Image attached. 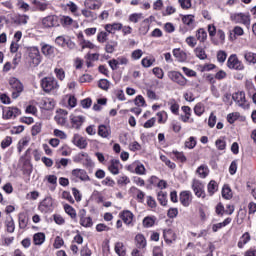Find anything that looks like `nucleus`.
Returning <instances> with one entry per match:
<instances>
[{
	"label": "nucleus",
	"mask_w": 256,
	"mask_h": 256,
	"mask_svg": "<svg viewBox=\"0 0 256 256\" xmlns=\"http://www.w3.org/2000/svg\"><path fill=\"white\" fill-rule=\"evenodd\" d=\"M40 85L45 93H51V91L59 90V82L55 77L47 76L42 78Z\"/></svg>",
	"instance_id": "f257e3e1"
},
{
	"label": "nucleus",
	"mask_w": 256,
	"mask_h": 256,
	"mask_svg": "<svg viewBox=\"0 0 256 256\" xmlns=\"http://www.w3.org/2000/svg\"><path fill=\"white\" fill-rule=\"evenodd\" d=\"M10 91L12 92V99H18L21 97V93L24 89L23 83L21 80L12 77L9 79Z\"/></svg>",
	"instance_id": "f03ea898"
},
{
	"label": "nucleus",
	"mask_w": 256,
	"mask_h": 256,
	"mask_svg": "<svg viewBox=\"0 0 256 256\" xmlns=\"http://www.w3.org/2000/svg\"><path fill=\"white\" fill-rule=\"evenodd\" d=\"M73 161L74 163H81L86 169H93L95 167V163L87 152L78 153L74 156Z\"/></svg>",
	"instance_id": "7ed1b4c3"
},
{
	"label": "nucleus",
	"mask_w": 256,
	"mask_h": 256,
	"mask_svg": "<svg viewBox=\"0 0 256 256\" xmlns=\"http://www.w3.org/2000/svg\"><path fill=\"white\" fill-rule=\"evenodd\" d=\"M230 19L234 23L245 25V27H247V29H249V27H251V17L249 16V14L234 13V14L230 15Z\"/></svg>",
	"instance_id": "20e7f679"
},
{
	"label": "nucleus",
	"mask_w": 256,
	"mask_h": 256,
	"mask_svg": "<svg viewBox=\"0 0 256 256\" xmlns=\"http://www.w3.org/2000/svg\"><path fill=\"white\" fill-rule=\"evenodd\" d=\"M228 69H234L235 71H243L245 69V65L239 58H237V54H232L229 56L227 60Z\"/></svg>",
	"instance_id": "39448f33"
},
{
	"label": "nucleus",
	"mask_w": 256,
	"mask_h": 256,
	"mask_svg": "<svg viewBox=\"0 0 256 256\" xmlns=\"http://www.w3.org/2000/svg\"><path fill=\"white\" fill-rule=\"evenodd\" d=\"M28 59H30V63L33 65V67H38V65H41V52L39 51V48L31 47L28 50Z\"/></svg>",
	"instance_id": "423d86ee"
},
{
	"label": "nucleus",
	"mask_w": 256,
	"mask_h": 256,
	"mask_svg": "<svg viewBox=\"0 0 256 256\" xmlns=\"http://www.w3.org/2000/svg\"><path fill=\"white\" fill-rule=\"evenodd\" d=\"M168 77L173 83H177L180 87H185V85H187V78L178 71H169Z\"/></svg>",
	"instance_id": "0eeeda50"
},
{
	"label": "nucleus",
	"mask_w": 256,
	"mask_h": 256,
	"mask_svg": "<svg viewBox=\"0 0 256 256\" xmlns=\"http://www.w3.org/2000/svg\"><path fill=\"white\" fill-rule=\"evenodd\" d=\"M71 179L72 181H75V182H77V179H80V181H91V178L87 174V171L79 168L72 170Z\"/></svg>",
	"instance_id": "6e6552de"
},
{
	"label": "nucleus",
	"mask_w": 256,
	"mask_h": 256,
	"mask_svg": "<svg viewBox=\"0 0 256 256\" xmlns=\"http://www.w3.org/2000/svg\"><path fill=\"white\" fill-rule=\"evenodd\" d=\"M232 99L238 107H242V109H247V107H249V105H247V99L245 98V92L243 91L235 92L232 95Z\"/></svg>",
	"instance_id": "1a4fd4ad"
},
{
	"label": "nucleus",
	"mask_w": 256,
	"mask_h": 256,
	"mask_svg": "<svg viewBox=\"0 0 256 256\" xmlns=\"http://www.w3.org/2000/svg\"><path fill=\"white\" fill-rule=\"evenodd\" d=\"M38 209L41 213H51V211H53V198L51 197L44 198L40 202Z\"/></svg>",
	"instance_id": "9d476101"
},
{
	"label": "nucleus",
	"mask_w": 256,
	"mask_h": 256,
	"mask_svg": "<svg viewBox=\"0 0 256 256\" xmlns=\"http://www.w3.org/2000/svg\"><path fill=\"white\" fill-rule=\"evenodd\" d=\"M204 185L201 183V181L194 179L192 181V189L196 195V197L205 199V190H204Z\"/></svg>",
	"instance_id": "9b49d317"
},
{
	"label": "nucleus",
	"mask_w": 256,
	"mask_h": 256,
	"mask_svg": "<svg viewBox=\"0 0 256 256\" xmlns=\"http://www.w3.org/2000/svg\"><path fill=\"white\" fill-rule=\"evenodd\" d=\"M21 115V110L17 107H6L3 109V119H15Z\"/></svg>",
	"instance_id": "f8f14e48"
},
{
	"label": "nucleus",
	"mask_w": 256,
	"mask_h": 256,
	"mask_svg": "<svg viewBox=\"0 0 256 256\" xmlns=\"http://www.w3.org/2000/svg\"><path fill=\"white\" fill-rule=\"evenodd\" d=\"M58 21H59V17L55 15H50L43 18L42 25H44V27H57L59 25Z\"/></svg>",
	"instance_id": "ddd939ff"
},
{
	"label": "nucleus",
	"mask_w": 256,
	"mask_h": 256,
	"mask_svg": "<svg viewBox=\"0 0 256 256\" xmlns=\"http://www.w3.org/2000/svg\"><path fill=\"white\" fill-rule=\"evenodd\" d=\"M41 45V51L45 57H48V59H51V57H55V47L44 43H42Z\"/></svg>",
	"instance_id": "4468645a"
},
{
	"label": "nucleus",
	"mask_w": 256,
	"mask_h": 256,
	"mask_svg": "<svg viewBox=\"0 0 256 256\" xmlns=\"http://www.w3.org/2000/svg\"><path fill=\"white\" fill-rule=\"evenodd\" d=\"M67 115L68 112L66 110H59L54 119L58 125L65 126L67 125Z\"/></svg>",
	"instance_id": "2eb2a0df"
},
{
	"label": "nucleus",
	"mask_w": 256,
	"mask_h": 256,
	"mask_svg": "<svg viewBox=\"0 0 256 256\" xmlns=\"http://www.w3.org/2000/svg\"><path fill=\"white\" fill-rule=\"evenodd\" d=\"M173 56L175 57V59H177V61H179V63H185V61H187V53H185V51L181 50V48H175L172 51Z\"/></svg>",
	"instance_id": "dca6fc26"
},
{
	"label": "nucleus",
	"mask_w": 256,
	"mask_h": 256,
	"mask_svg": "<svg viewBox=\"0 0 256 256\" xmlns=\"http://www.w3.org/2000/svg\"><path fill=\"white\" fill-rule=\"evenodd\" d=\"M73 143L79 149H85L87 147V139L83 138V136L79 134H75L73 137Z\"/></svg>",
	"instance_id": "f3484780"
},
{
	"label": "nucleus",
	"mask_w": 256,
	"mask_h": 256,
	"mask_svg": "<svg viewBox=\"0 0 256 256\" xmlns=\"http://www.w3.org/2000/svg\"><path fill=\"white\" fill-rule=\"evenodd\" d=\"M18 223L20 229H27V225H29V216H27V213L20 212L18 214Z\"/></svg>",
	"instance_id": "a211bd4d"
},
{
	"label": "nucleus",
	"mask_w": 256,
	"mask_h": 256,
	"mask_svg": "<svg viewBox=\"0 0 256 256\" xmlns=\"http://www.w3.org/2000/svg\"><path fill=\"white\" fill-rule=\"evenodd\" d=\"M180 203L184 207H189L191 204V192L190 191H182L180 193Z\"/></svg>",
	"instance_id": "6ab92c4d"
},
{
	"label": "nucleus",
	"mask_w": 256,
	"mask_h": 256,
	"mask_svg": "<svg viewBox=\"0 0 256 256\" xmlns=\"http://www.w3.org/2000/svg\"><path fill=\"white\" fill-rule=\"evenodd\" d=\"M120 217L126 225H131V223H133V212L129 210H124L122 213H120Z\"/></svg>",
	"instance_id": "aec40b11"
},
{
	"label": "nucleus",
	"mask_w": 256,
	"mask_h": 256,
	"mask_svg": "<svg viewBox=\"0 0 256 256\" xmlns=\"http://www.w3.org/2000/svg\"><path fill=\"white\" fill-rule=\"evenodd\" d=\"M244 59L249 65H256V53L249 50L244 51Z\"/></svg>",
	"instance_id": "412c9836"
},
{
	"label": "nucleus",
	"mask_w": 256,
	"mask_h": 256,
	"mask_svg": "<svg viewBox=\"0 0 256 256\" xmlns=\"http://www.w3.org/2000/svg\"><path fill=\"white\" fill-rule=\"evenodd\" d=\"M70 120H71V123H72L74 129H79V127H81V125H83L85 118L83 116L71 115Z\"/></svg>",
	"instance_id": "4be33fe9"
},
{
	"label": "nucleus",
	"mask_w": 256,
	"mask_h": 256,
	"mask_svg": "<svg viewBox=\"0 0 256 256\" xmlns=\"http://www.w3.org/2000/svg\"><path fill=\"white\" fill-rule=\"evenodd\" d=\"M119 167H121V162H119V160H111L108 170L112 175H119Z\"/></svg>",
	"instance_id": "5701e85b"
},
{
	"label": "nucleus",
	"mask_w": 256,
	"mask_h": 256,
	"mask_svg": "<svg viewBox=\"0 0 256 256\" xmlns=\"http://www.w3.org/2000/svg\"><path fill=\"white\" fill-rule=\"evenodd\" d=\"M136 241V247L138 249H145L147 247V240L145 239V236L143 234H137L135 237Z\"/></svg>",
	"instance_id": "b1692460"
},
{
	"label": "nucleus",
	"mask_w": 256,
	"mask_h": 256,
	"mask_svg": "<svg viewBox=\"0 0 256 256\" xmlns=\"http://www.w3.org/2000/svg\"><path fill=\"white\" fill-rule=\"evenodd\" d=\"M41 105L43 107V109H53L55 107V101L51 98H42L41 100Z\"/></svg>",
	"instance_id": "393cba45"
},
{
	"label": "nucleus",
	"mask_w": 256,
	"mask_h": 256,
	"mask_svg": "<svg viewBox=\"0 0 256 256\" xmlns=\"http://www.w3.org/2000/svg\"><path fill=\"white\" fill-rule=\"evenodd\" d=\"M98 135L100 137H103L104 139H107V137L111 135V129H109V127H107L106 125H100L98 127Z\"/></svg>",
	"instance_id": "a878e982"
},
{
	"label": "nucleus",
	"mask_w": 256,
	"mask_h": 256,
	"mask_svg": "<svg viewBox=\"0 0 256 256\" xmlns=\"http://www.w3.org/2000/svg\"><path fill=\"white\" fill-rule=\"evenodd\" d=\"M249 241H251V235L249 234V232H245L238 242L239 249H243V247H245V245H247Z\"/></svg>",
	"instance_id": "bb28decb"
},
{
	"label": "nucleus",
	"mask_w": 256,
	"mask_h": 256,
	"mask_svg": "<svg viewBox=\"0 0 256 256\" xmlns=\"http://www.w3.org/2000/svg\"><path fill=\"white\" fill-rule=\"evenodd\" d=\"M196 39L200 43H205L207 41V31H205L203 28H199L196 31Z\"/></svg>",
	"instance_id": "cd10ccee"
},
{
	"label": "nucleus",
	"mask_w": 256,
	"mask_h": 256,
	"mask_svg": "<svg viewBox=\"0 0 256 256\" xmlns=\"http://www.w3.org/2000/svg\"><path fill=\"white\" fill-rule=\"evenodd\" d=\"M84 5L87 9H91L92 11L101 9V3L95 2V0H85Z\"/></svg>",
	"instance_id": "c85d7f7f"
},
{
	"label": "nucleus",
	"mask_w": 256,
	"mask_h": 256,
	"mask_svg": "<svg viewBox=\"0 0 256 256\" xmlns=\"http://www.w3.org/2000/svg\"><path fill=\"white\" fill-rule=\"evenodd\" d=\"M34 245H43L45 243V233L38 232L33 236Z\"/></svg>",
	"instance_id": "c756f323"
},
{
	"label": "nucleus",
	"mask_w": 256,
	"mask_h": 256,
	"mask_svg": "<svg viewBox=\"0 0 256 256\" xmlns=\"http://www.w3.org/2000/svg\"><path fill=\"white\" fill-rule=\"evenodd\" d=\"M33 5H35L36 11H47L49 7V2H41L39 0H33Z\"/></svg>",
	"instance_id": "7c9ffc66"
},
{
	"label": "nucleus",
	"mask_w": 256,
	"mask_h": 256,
	"mask_svg": "<svg viewBox=\"0 0 256 256\" xmlns=\"http://www.w3.org/2000/svg\"><path fill=\"white\" fill-rule=\"evenodd\" d=\"M195 56L200 59L201 61H205L207 59V53L203 47L198 46L194 49Z\"/></svg>",
	"instance_id": "2f4dec72"
},
{
	"label": "nucleus",
	"mask_w": 256,
	"mask_h": 256,
	"mask_svg": "<svg viewBox=\"0 0 256 256\" xmlns=\"http://www.w3.org/2000/svg\"><path fill=\"white\" fill-rule=\"evenodd\" d=\"M114 251L119 256L127 255V252L125 251V245L123 244V242H116L115 247H114Z\"/></svg>",
	"instance_id": "473e14b6"
},
{
	"label": "nucleus",
	"mask_w": 256,
	"mask_h": 256,
	"mask_svg": "<svg viewBox=\"0 0 256 256\" xmlns=\"http://www.w3.org/2000/svg\"><path fill=\"white\" fill-rule=\"evenodd\" d=\"M64 211L67 213V215H69V217H71V219H77V211H75V208H73L71 205L65 204Z\"/></svg>",
	"instance_id": "72a5a7b5"
},
{
	"label": "nucleus",
	"mask_w": 256,
	"mask_h": 256,
	"mask_svg": "<svg viewBox=\"0 0 256 256\" xmlns=\"http://www.w3.org/2000/svg\"><path fill=\"white\" fill-rule=\"evenodd\" d=\"M60 23L62 27H71L73 23H75V20L69 16H61L60 17Z\"/></svg>",
	"instance_id": "f704fd0d"
},
{
	"label": "nucleus",
	"mask_w": 256,
	"mask_h": 256,
	"mask_svg": "<svg viewBox=\"0 0 256 256\" xmlns=\"http://www.w3.org/2000/svg\"><path fill=\"white\" fill-rule=\"evenodd\" d=\"M81 40H80V47L81 49H95V44H93L91 41L89 40H85L83 38V35H81Z\"/></svg>",
	"instance_id": "c9c22d12"
},
{
	"label": "nucleus",
	"mask_w": 256,
	"mask_h": 256,
	"mask_svg": "<svg viewBox=\"0 0 256 256\" xmlns=\"http://www.w3.org/2000/svg\"><path fill=\"white\" fill-rule=\"evenodd\" d=\"M207 189L209 195H215V192L217 191V189H219V185H217V182L215 180H211L208 183Z\"/></svg>",
	"instance_id": "e433bc0d"
},
{
	"label": "nucleus",
	"mask_w": 256,
	"mask_h": 256,
	"mask_svg": "<svg viewBox=\"0 0 256 256\" xmlns=\"http://www.w3.org/2000/svg\"><path fill=\"white\" fill-rule=\"evenodd\" d=\"M196 173H198L199 177H201V179H205V177H207V175H209V168L205 165H202L200 167H198Z\"/></svg>",
	"instance_id": "4c0bfd02"
},
{
	"label": "nucleus",
	"mask_w": 256,
	"mask_h": 256,
	"mask_svg": "<svg viewBox=\"0 0 256 256\" xmlns=\"http://www.w3.org/2000/svg\"><path fill=\"white\" fill-rule=\"evenodd\" d=\"M194 113L198 117H201L205 113V105L201 102L197 103L194 107Z\"/></svg>",
	"instance_id": "58836bf2"
},
{
	"label": "nucleus",
	"mask_w": 256,
	"mask_h": 256,
	"mask_svg": "<svg viewBox=\"0 0 256 256\" xmlns=\"http://www.w3.org/2000/svg\"><path fill=\"white\" fill-rule=\"evenodd\" d=\"M157 199L163 207L167 205V192L160 191L158 192Z\"/></svg>",
	"instance_id": "ea45409f"
},
{
	"label": "nucleus",
	"mask_w": 256,
	"mask_h": 256,
	"mask_svg": "<svg viewBox=\"0 0 256 256\" xmlns=\"http://www.w3.org/2000/svg\"><path fill=\"white\" fill-rule=\"evenodd\" d=\"M172 155L173 158L177 161H180V163H185V161H187V157H185V154H183V152L173 151Z\"/></svg>",
	"instance_id": "a19ab883"
},
{
	"label": "nucleus",
	"mask_w": 256,
	"mask_h": 256,
	"mask_svg": "<svg viewBox=\"0 0 256 256\" xmlns=\"http://www.w3.org/2000/svg\"><path fill=\"white\" fill-rule=\"evenodd\" d=\"M46 179H47L48 183L50 185H52V187H50V189L52 191H55V188L57 187V176H55V175H48V176H46Z\"/></svg>",
	"instance_id": "79ce46f5"
},
{
	"label": "nucleus",
	"mask_w": 256,
	"mask_h": 256,
	"mask_svg": "<svg viewBox=\"0 0 256 256\" xmlns=\"http://www.w3.org/2000/svg\"><path fill=\"white\" fill-rule=\"evenodd\" d=\"M194 21V15L188 14L182 17V22L184 23V25H188V27H190V25H193Z\"/></svg>",
	"instance_id": "37998d69"
},
{
	"label": "nucleus",
	"mask_w": 256,
	"mask_h": 256,
	"mask_svg": "<svg viewBox=\"0 0 256 256\" xmlns=\"http://www.w3.org/2000/svg\"><path fill=\"white\" fill-rule=\"evenodd\" d=\"M5 225L8 233H13L15 231V221H13V218L7 219Z\"/></svg>",
	"instance_id": "c03bdc74"
},
{
	"label": "nucleus",
	"mask_w": 256,
	"mask_h": 256,
	"mask_svg": "<svg viewBox=\"0 0 256 256\" xmlns=\"http://www.w3.org/2000/svg\"><path fill=\"white\" fill-rule=\"evenodd\" d=\"M133 167H135L136 175H145V165L141 163H134Z\"/></svg>",
	"instance_id": "a18cd8bd"
},
{
	"label": "nucleus",
	"mask_w": 256,
	"mask_h": 256,
	"mask_svg": "<svg viewBox=\"0 0 256 256\" xmlns=\"http://www.w3.org/2000/svg\"><path fill=\"white\" fill-rule=\"evenodd\" d=\"M222 197L224 199H231V197H233V193L231 192V188L229 186H224L222 188Z\"/></svg>",
	"instance_id": "49530a36"
},
{
	"label": "nucleus",
	"mask_w": 256,
	"mask_h": 256,
	"mask_svg": "<svg viewBox=\"0 0 256 256\" xmlns=\"http://www.w3.org/2000/svg\"><path fill=\"white\" fill-rule=\"evenodd\" d=\"M143 19L142 13H134L129 16V21L131 23H139Z\"/></svg>",
	"instance_id": "de8ad7c7"
},
{
	"label": "nucleus",
	"mask_w": 256,
	"mask_h": 256,
	"mask_svg": "<svg viewBox=\"0 0 256 256\" xmlns=\"http://www.w3.org/2000/svg\"><path fill=\"white\" fill-rule=\"evenodd\" d=\"M27 21H29V16H27V15H19L16 18L15 23H17V25H27Z\"/></svg>",
	"instance_id": "09e8293b"
},
{
	"label": "nucleus",
	"mask_w": 256,
	"mask_h": 256,
	"mask_svg": "<svg viewBox=\"0 0 256 256\" xmlns=\"http://www.w3.org/2000/svg\"><path fill=\"white\" fill-rule=\"evenodd\" d=\"M143 57V50L141 49H136L131 53V59L134 61H139Z\"/></svg>",
	"instance_id": "8fccbe9b"
},
{
	"label": "nucleus",
	"mask_w": 256,
	"mask_h": 256,
	"mask_svg": "<svg viewBox=\"0 0 256 256\" xmlns=\"http://www.w3.org/2000/svg\"><path fill=\"white\" fill-rule=\"evenodd\" d=\"M116 47H117V42L115 41L108 42L105 46V51L106 53H113Z\"/></svg>",
	"instance_id": "3c124183"
},
{
	"label": "nucleus",
	"mask_w": 256,
	"mask_h": 256,
	"mask_svg": "<svg viewBox=\"0 0 256 256\" xmlns=\"http://www.w3.org/2000/svg\"><path fill=\"white\" fill-rule=\"evenodd\" d=\"M80 225L82 227H93V219H91V217L82 218Z\"/></svg>",
	"instance_id": "603ef678"
},
{
	"label": "nucleus",
	"mask_w": 256,
	"mask_h": 256,
	"mask_svg": "<svg viewBox=\"0 0 256 256\" xmlns=\"http://www.w3.org/2000/svg\"><path fill=\"white\" fill-rule=\"evenodd\" d=\"M54 73L59 81H63L65 79V70H63V68H55Z\"/></svg>",
	"instance_id": "864d4df0"
},
{
	"label": "nucleus",
	"mask_w": 256,
	"mask_h": 256,
	"mask_svg": "<svg viewBox=\"0 0 256 256\" xmlns=\"http://www.w3.org/2000/svg\"><path fill=\"white\" fill-rule=\"evenodd\" d=\"M197 145V140H195V137L191 136L188 141L185 142V147L187 149H195V146Z\"/></svg>",
	"instance_id": "5fc2aeb1"
},
{
	"label": "nucleus",
	"mask_w": 256,
	"mask_h": 256,
	"mask_svg": "<svg viewBox=\"0 0 256 256\" xmlns=\"http://www.w3.org/2000/svg\"><path fill=\"white\" fill-rule=\"evenodd\" d=\"M63 245H65V241L63 240V238H61V236H57V237L55 238L53 247H54L55 249H61V248L63 247Z\"/></svg>",
	"instance_id": "6e6d98bb"
},
{
	"label": "nucleus",
	"mask_w": 256,
	"mask_h": 256,
	"mask_svg": "<svg viewBox=\"0 0 256 256\" xmlns=\"http://www.w3.org/2000/svg\"><path fill=\"white\" fill-rule=\"evenodd\" d=\"M217 61L218 63H223L224 61H227V52L220 50L217 52Z\"/></svg>",
	"instance_id": "4d7b16f0"
},
{
	"label": "nucleus",
	"mask_w": 256,
	"mask_h": 256,
	"mask_svg": "<svg viewBox=\"0 0 256 256\" xmlns=\"http://www.w3.org/2000/svg\"><path fill=\"white\" fill-rule=\"evenodd\" d=\"M107 37H109V33L105 32V31H101L97 35V41L99 43H105L107 41Z\"/></svg>",
	"instance_id": "13d9d810"
},
{
	"label": "nucleus",
	"mask_w": 256,
	"mask_h": 256,
	"mask_svg": "<svg viewBox=\"0 0 256 256\" xmlns=\"http://www.w3.org/2000/svg\"><path fill=\"white\" fill-rule=\"evenodd\" d=\"M152 73L158 78V79H163L165 77V72H163V69L159 67H155L152 70Z\"/></svg>",
	"instance_id": "bf43d9fd"
},
{
	"label": "nucleus",
	"mask_w": 256,
	"mask_h": 256,
	"mask_svg": "<svg viewBox=\"0 0 256 256\" xmlns=\"http://www.w3.org/2000/svg\"><path fill=\"white\" fill-rule=\"evenodd\" d=\"M160 159L161 161H163V163H165V165H167V167H169L170 169H175L176 167L175 163L171 162V160H169L167 156L162 155L160 156Z\"/></svg>",
	"instance_id": "052dcab7"
},
{
	"label": "nucleus",
	"mask_w": 256,
	"mask_h": 256,
	"mask_svg": "<svg viewBox=\"0 0 256 256\" xmlns=\"http://www.w3.org/2000/svg\"><path fill=\"white\" fill-rule=\"evenodd\" d=\"M153 225H155V220L151 217H145L143 219V227L149 228V227H153Z\"/></svg>",
	"instance_id": "680f3d73"
},
{
	"label": "nucleus",
	"mask_w": 256,
	"mask_h": 256,
	"mask_svg": "<svg viewBox=\"0 0 256 256\" xmlns=\"http://www.w3.org/2000/svg\"><path fill=\"white\" fill-rule=\"evenodd\" d=\"M154 61L155 59H149L146 57L141 60V65L142 67L149 68L153 65Z\"/></svg>",
	"instance_id": "e2e57ef3"
},
{
	"label": "nucleus",
	"mask_w": 256,
	"mask_h": 256,
	"mask_svg": "<svg viewBox=\"0 0 256 256\" xmlns=\"http://www.w3.org/2000/svg\"><path fill=\"white\" fill-rule=\"evenodd\" d=\"M118 185H121L122 187H125V185H129L131 183V180L127 176H121L118 181Z\"/></svg>",
	"instance_id": "0e129e2a"
},
{
	"label": "nucleus",
	"mask_w": 256,
	"mask_h": 256,
	"mask_svg": "<svg viewBox=\"0 0 256 256\" xmlns=\"http://www.w3.org/2000/svg\"><path fill=\"white\" fill-rule=\"evenodd\" d=\"M109 81L107 79H101L98 82V87H100V89H103L104 91H107V89H109Z\"/></svg>",
	"instance_id": "69168bd1"
},
{
	"label": "nucleus",
	"mask_w": 256,
	"mask_h": 256,
	"mask_svg": "<svg viewBox=\"0 0 256 256\" xmlns=\"http://www.w3.org/2000/svg\"><path fill=\"white\" fill-rule=\"evenodd\" d=\"M11 143H13V138H11L10 136H7L4 140H2L1 147L3 149H7V147H9Z\"/></svg>",
	"instance_id": "338daca9"
},
{
	"label": "nucleus",
	"mask_w": 256,
	"mask_h": 256,
	"mask_svg": "<svg viewBox=\"0 0 256 256\" xmlns=\"http://www.w3.org/2000/svg\"><path fill=\"white\" fill-rule=\"evenodd\" d=\"M41 131V123L37 122L33 127H32V135L35 137V135H39V132Z\"/></svg>",
	"instance_id": "774afa93"
}]
</instances>
